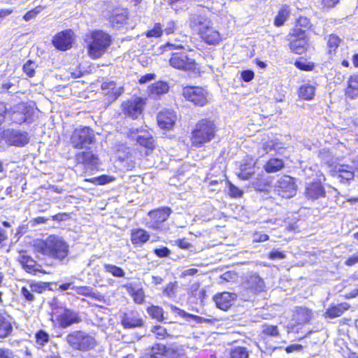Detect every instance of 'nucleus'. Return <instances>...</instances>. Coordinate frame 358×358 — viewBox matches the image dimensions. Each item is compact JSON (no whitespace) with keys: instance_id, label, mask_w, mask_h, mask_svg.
<instances>
[{"instance_id":"obj_32","label":"nucleus","mask_w":358,"mask_h":358,"mask_svg":"<svg viewBox=\"0 0 358 358\" xmlns=\"http://www.w3.org/2000/svg\"><path fill=\"white\" fill-rule=\"evenodd\" d=\"M166 349L164 345L157 343L147 349V358H162L166 354Z\"/></svg>"},{"instance_id":"obj_41","label":"nucleus","mask_w":358,"mask_h":358,"mask_svg":"<svg viewBox=\"0 0 358 358\" xmlns=\"http://www.w3.org/2000/svg\"><path fill=\"white\" fill-rule=\"evenodd\" d=\"M103 267L106 272L110 273L114 277L122 278L125 275L124 271L122 268L115 265L105 264Z\"/></svg>"},{"instance_id":"obj_8","label":"nucleus","mask_w":358,"mask_h":358,"mask_svg":"<svg viewBox=\"0 0 358 358\" xmlns=\"http://www.w3.org/2000/svg\"><path fill=\"white\" fill-rule=\"evenodd\" d=\"M275 192L281 197L289 199L296 193V185L294 178L289 176H282L276 182Z\"/></svg>"},{"instance_id":"obj_31","label":"nucleus","mask_w":358,"mask_h":358,"mask_svg":"<svg viewBox=\"0 0 358 358\" xmlns=\"http://www.w3.org/2000/svg\"><path fill=\"white\" fill-rule=\"evenodd\" d=\"M345 94L350 99H355L358 96V75L352 76L349 78Z\"/></svg>"},{"instance_id":"obj_28","label":"nucleus","mask_w":358,"mask_h":358,"mask_svg":"<svg viewBox=\"0 0 358 358\" xmlns=\"http://www.w3.org/2000/svg\"><path fill=\"white\" fill-rule=\"evenodd\" d=\"M101 89L103 90H108L107 94L111 99H117L122 93L123 87H116L115 83L113 81H106L101 84Z\"/></svg>"},{"instance_id":"obj_13","label":"nucleus","mask_w":358,"mask_h":358,"mask_svg":"<svg viewBox=\"0 0 358 358\" xmlns=\"http://www.w3.org/2000/svg\"><path fill=\"white\" fill-rule=\"evenodd\" d=\"M73 32L71 29L62 31L56 34L52 39L55 47L60 50H66L71 48Z\"/></svg>"},{"instance_id":"obj_18","label":"nucleus","mask_w":358,"mask_h":358,"mask_svg":"<svg viewBox=\"0 0 358 358\" xmlns=\"http://www.w3.org/2000/svg\"><path fill=\"white\" fill-rule=\"evenodd\" d=\"M59 324L62 328H66L73 324H77L80 322L78 314L69 309H64L57 318Z\"/></svg>"},{"instance_id":"obj_12","label":"nucleus","mask_w":358,"mask_h":358,"mask_svg":"<svg viewBox=\"0 0 358 358\" xmlns=\"http://www.w3.org/2000/svg\"><path fill=\"white\" fill-rule=\"evenodd\" d=\"M145 102L142 98L134 97L123 103L122 107L124 113L134 119L141 114Z\"/></svg>"},{"instance_id":"obj_64","label":"nucleus","mask_w":358,"mask_h":358,"mask_svg":"<svg viewBox=\"0 0 358 358\" xmlns=\"http://www.w3.org/2000/svg\"><path fill=\"white\" fill-rule=\"evenodd\" d=\"M154 252L159 257H168L171 253L170 250L166 247L162 248H156L155 249Z\"/></svg>"},{"instance_id":"obj_40","label":"nucleus","mask_w":358,"mask_h":358,"mask_svg":"<svg viewBox=\"0 0 358 358\" xmlns=\"http://www.w3.org/2000/svg\"><path fill=\"white\" fill-rule=\"evenodd\" d=\"M148 314L158 322L164 320V310L162 308L157 306H151L147 308Z\"/></svg>"},{"instance_id":"obj_23","label":"nucleus","mask_w":358,"mask_h":358,"mask_svg":"<svg viewBox=\"0 0 358 358\" xmlns=\"http://www.w3.org/2000/svg\"><path fill=\"white\" fill-rule=\"evenodd\" d=\"M311 317L312 313L309 309L304 307H297L293 315L292 320L296 324H301L309 322Z\"/></svg>"},{"instance_id":"obj_38","label":"nucleus","mask_w":358,"mask_h":358,"mask_svg":"<svg viewBox=\"0 0 358 358\" xmlns=\"http://www.w3.org/2000/svg\"><path fill=\"white\" fill-rule=\"evenodd\" d=\"M169 89V86L168 83L163 81L156 82L150 87V93L155 95L167 93Z\"/></svg>"},{"instance_id":"obj_60","label":"nucleus","mask_w":358,"mask_h":358,"mask_svg":"<svg viewBox=\"0 0 358 358\" xmlns=\"http://www.w3.org/2000/svg\"><path fill=\"white\" fill-rule=\"evenodd\" d=\"M14 84L9 79L0 80V93L9 91Z\"/></svg>"},{"instance_id":"obj_50","label":"nucleus","mask_w":358,"mask_h":358,"mask_svg":"<svg viewBox=\"0 0 358 358\" xmlns=\"http://www.w3.org/2000/svg\"><path fill=\"white\" fill-rule=\"evenodd\" d=\"M168 3L176 11L187 8V0H168Z\"/></svg>"},{"instance_id":"obj_44","label":"nucleus","mask_w":358,"mask_h":358,"mask_svg":"<svg viewBox=\"0 0 358 358\" xmlns=\"http://www.w3.org/2000/svg\"><path fill=\"white\" fill-rule=\"evenodd\" d=\"M115 180L113 176L102 175L99 177L92 178L90 179H87L86 181L90 182L95 185H106L107 183L111 182Z\"/></svg>"},{"instance_id":"obj_35","label":"nucleus","mask_w":358,"mask_h":358,"mask_svg":"<svg viewBox=\"0 0 358 358\" xmlns=\"http://www.w3.org/2000/svg\"><path fill=\"white\" fill-rule=\"evenodd\" d=\"M124 287L136 303L141 304L144 302L145 293L142 288L135 289L131 284L124 285Z\"/></svg>"},{"instance_id":"obj_29","label":"nucleus","mask_w":358,"mask_h":358,"mask_svg":"<svg viewBox=\"0 0 358 358\" xmlns=\"http://www.w3.org/2000/svg\"><path fill=\"white\" fill-rule=\"evenodd\" d=\"M171 213V210L170 208L164 207L150 211L149 215L156 223L159 224L166 221Z\"/></svg>"},{"instance_id":"obj_4","label":"nucleus","mask_w":358,"mask_h":358,"mask_svg":"<svg viewBox=\"0 0 358 358\" xmlns=\"http://www.w3.org/2000/svg\"><path fill=\"white\" fill-rule=\"evenodd\" d=\"M65 341L73 350L87 352L95 348V338L83 331H74L69 334Z\"/></svg>"},{"instance_id":"obj_54","label":"nucleus","mask_w":358,"mask_h":358,"mask_svg":"<svg viewBox=\"0 0 358 358\" xmlns=\"http://www.w3.org/2000/svg\"><path fill=\"white\" fill-rule=\"evenodd\" d=\"M253 173V168H249L248 169L245 165H242L241 166L240 173H238V176L242 180H248L250 178Z\"/></svg>"},{"instance_id":"obj_26","label":"nucleus","mask_w":358,"mask_h":358,"mask_svg":"<svg viewBox=\"0 0 358 358\" xmlns=\"http://www.w3.org/2000/svg\"><path fill=\"white\" fill-rule=\"evenodd\" d=\"M150 238L148 233L143 229H134L131 230V241L134 245H142Z\"/></svg>"},{"instance_id":"obj_10","label":"nucleus","mask_w":358,"mask_h":358,"mask_svg":"<svg viewBox=\"0 0 358 358\" xmlns=\"http://www.w3.org/2000/svg\"><path fill=\"white\" fill-rule=\"evenodd\" d=\"M189 27L199 35L213 24L212 20L203 13H190L188 19Z\"/></svg>"},{"instance_id":"obj_2","label":"nucleus","mask_w":358,"mask_h":358,"mask_svg":"<svg viewBox=\"0 0 358 358\" xmlns=\"http://www.w3.org/2000/svg\"><path fill=\"white\" fill-rule=\"evenodd\" d=\"M215 125L208 119H202L192 131L191 142L194 147H201L213 140L215 135Z\"/></svg>"},{"instance_id":"obj_27","label":"nucleus","mask_w":358,"mask_h":358,"mask_svg":"<svg viewBox=\"0 0 358 358\" xmlns=\"http://www.w3.org/2000/svg\"><path fill=\"white\" fill-rule=\"evenodd\" d=\"M350 308L349 303L344 302L335 306H331L325 312L327 317L335 318L340 317L343 313Z\"/></svg>"},{"instance_id":"obj_20","label":"nucleus","mask_w":358,"mask_h":358,"mask_svg":"<svg viewBox=\"0 0 358 358\" xmlns=\"http://www.w3.org/2000/svg\"><path fill=\"white\" fill-rule=\"evenodd\" d=\"M176 115L173 111L165 110L160 112L157 115V122L162 129H170L174 124Z\"/></svg>"},{"instance_id":"obj_53","label":"nucleus","mask_w":358,"mask_h":358,"mask_svg":"<svg viewBox=\"0 0 358 358\" xmlns=\"http://www.w3.org/2000/svg\"><path fill=\"white\" fill-rule=\"evenodd\" d=\"M252 185L257 191H264L268 185V181L267 179H259L257 178L252 182Z\"/></svg>"},{"instance_id":"obj_58","label":"nucleus","mask_w":358,"mask_h":358,"mask_svg":"<svg viewBox=\"0 0 358 358\" xmlns=\"http://www.w3.org/2000/svg\"><path fill=\"white\" fill-rule=\"evenodd\" d=\"M36 343L38 345H43L45 343L48 342L49 335L43 331H39L36 334Z\"/></svg>"},{"instance_id":"obj_61","label":"nucleus","mask_w":358,"mask_h":358,"mask_svg":"<svg viewBox=\"0 0 358 358\" xmlns=\"http://www.w3.org/2000/svg\"><path fill=\"white\" fill-rule=\"evenodd\" d=\"M164 356L167 358H180V354L178 350L172 347L166 348Z\"/></svg>"},{"instance_id":"obj_62","label":"nucleus","mask_w":358,"mask_h":358,"mask_svg":"<svg viewBox=\"0 0 358 358\" xmlns=\"http://www.w3.org/2000/svg\"><path fill=\"white\" fill-rule=\"evenodd\" d=\"M237 278V274L233 271L225 272L220 276V278L225 282L234 281Z\"/></svg>"},{"instance_id":"obj_30","label":"nucleus","mask_w":358,"mask_h":358,"mask_svg":"<svg viewBox=\"0 0 358 358\" xmlns=\"http://www.w3.org/2000/svg\"><path fill=\"white\" fill-rule=\"evenodd\" d=\"M289 48L292 52L296 54H303L307 48L308 39L289 38Z\"/></svg>"},{"instance_id":"obj_9","label":"nucleus","mask_w":358,"mask_h":358,"mask_svg":"<svg viewBox=\"0 0 358 358\" xmlns=\"http://www.w3.org/2000/svg\"><path fill=\"white\" fill-rule=\"evenodd\" d=\"M169 64L173 68L179 70L192 71L196 68L194 59L189 57L183 52L173 53L169 59Z\"/></svg>"},{"instance_id":"obj_5","label":"nucleus","mask_w":358,"mask_h":358,"mask_svg":"<svg viewBox=\"0 0 358 358\" xmlns=\"http://www.w3.org/2000/svg\"><path fill=\"white\" fill-rule=\"evenodd\" d=\"M182 94L186 101L197 106H206L210 99L209 92L201 87H185L182 89Z\"/></svg>"},{"instance_id":"obj_7","label":"nucleus","mask_w":358,"mask_h":358,"mask_svg":"<svg viewBox=\"0 0 358 358\" xmlns=\"http://www.w3.org/2000/svg\"><path fill=\"white\" fill-rule=\"evenodd\" d=\"M10 113L13 122L22 124L34 121L35 110L34 107L28 106L25 103H20L13 106Z\"/></svg>"},{"instance_id":"obj_19","label":"nucleus","mask_w":358,"mask_h":358,"mask_svg":"<svg viewBox=\"0 0 358 358\" xmlns=\"http://www.w3.org/2000/svg\"><path fill=\"white\" fill-rule=\"evenodd\" d=\"M199 36L205 43L209 45L218 44L221 41L220 32L213 27V24L200 33Z\"/></svg>"},{"instance_id":"obj_16","label":"nucleus","mask_w":358,"mask_h":358,"mask_svg":"<svg viewBox=\"0 0 358 358\" xmlns=\"http://www.w3.org/2000/svg\"><path fill=\"white\" fill-rule=\"evenodd\" d=\"M18 261L22 268L29 273L36 275L38 272H42V266L25 252L20 253L18 256Z\"/></svg>"},{"instance_id":"obj_56","label":"nucleus","mask_w":358,"mask_h":358,"mask_svg":"<svg viewBox=\"0 0 358 358\" xmlns=\"http://www.w3.org/2000/svg\"><path fill=\"white\" fill-rule=\"evenodd\" d=\"M162 34V29L160 24H155L154 28L151 30H149L146 33V36L148 38L151 37H159Z\"/></svg>"},{"instance_id":"obj_63","label":"nucleus","mask_w":358,"mask_h":358,"mask_svg":"<svg viewBox=\"0 0 358 358\" xmlns=\"http://www.w3.org/2000/svg\"><path fill=\"white\" fill-rule=\"evenodd\" d=\"M296 25L306 30L310 27V22L307 17H300Z\"/></svg>"},{"instance_id":"obj_14","label":"nucleus","mask_w":358,"mask_h":358,"mask_svg":"<svg viewBox=\"0 0 358 358\" xmlns=\"http://www.w3.org/2000/svg\"><path fill=\"white\" fill-rule=\"evenodd\" d=\"M237 299L235 293L224 292L217 294L213 297L217 308L222 310H227Z\"/></svg>"},{"instance_id":"obj_6","label":"nucleus","mask_w":358,"mask_h":358,"mask_svg":"<svg viewBox=\"0 0 358 358\" xmlns=\"http://www.w3.org/2000/svg\"><path fill=\"white\" fill-rule=\"evenodd\" d=\"M95 142V135L92 129L87 127L74 130L71 137V143L78 149L86 148Z\"/></svg>"},{"instance_id":"obj_45","label":"nucleus","mask_w":358,"mask_h":358,"mask_svg":"<svg viewBox=\"0 0 358 358\" xmlns=\"http://www.w3.org/2000/svg\"><path fill=\"white\" fill-rule=\"evenodd\" d=\"M340 43L341 39L338 36L335 34L329 35L327 38V47L329 53L331 54L332 52H334L338 47Z\"/></svg>"},{"instance_id":"obj_34","label":"nucleus","mask_w":358,"mask_h":358,"mask_svg":"<svg viewBox=\"0 0 358 358\" xmlns=\"http://www.w3.org/2000/svg\"><path fill=\"white\" fill-rule=\"evenodd\" d=\"M13 331V327L8 319L0 313V338L8 336Z\"/></svg>"},{"instance_id":"obj_49","label":"nucleus","mask_w":358,"mask_h":358,"mask_svg":"<svg viewBox=\"0 0 358 358\" xmlns=\"http://www.w3.org/2000/svg\"><path fill=\"white\" fill-rule=\"evenodd\" d=\"M38 67L37 64L35 62H33L32 60H28L24 65H23V71L29 76V77H33L35 74V70Z\"/></svg>"},{"instance_id":"obj_52","label":"nucleus","mask_w":358,"mask_h":358,"mask_svg":"<svg viewBox=\"0 0 358 358\" xmlns=\"http://www.w3.org/2000/svg\"><path fill=\"white\" fill-rule=\"evenodd\" d=\"M281 148H282V145L273 141H267L263 145V149L266 153L272 150L278 151Z\"/></svg>"},{"instance_id":"obj_55","label":"nucleus","mask_w":358,"mask_h":358,"mask_svg":"<svg viewBox=\"0 0 358 358\" xmlns=\"http://www.w3.org/2000/svg\"><path fill=\"white\" fill-rule=\"evenodd\" d=\"M21 294L24 297L26 301L31 302L34 301L35 296L33 292L29 290V286L27 284L25 286L22 287L21 289Z\"/></svg>"},{"instance_id":"obj_46","label":"nucleus","mask_w":358,"mask_h":358,"mask_svg":"<svg viewBox=\"0 0 358 358\" xmlns=\"http://www.w3.org/2000/svg\"><path fill=\"white\" fill-rule=\"evenodd\" d=\"M29 290H31L33 294H41L43 292L46 290L48 285L45 282H30L27 283Z\"/></svg>"},{"instance_id":"obj_48","label":"nucleus","mask_w":358,"mask_h":358,"mask_svg":"<svg viewBox=\"0 0 358 358\" xmlns=\"http://www.w3.org/2000/svg\"><path fill=\"white\" fill-rule=\"evenodd\" d=\"M151 331L153 334H155L156 338L159 340H162L166 337L170 336L169 334L166 331V329L161 325L154 326Z\"/></svg>"},{"instance_id":"obj_51","label":"nucleus","mask_w":358,"mask_h":358,"mask_svg":"<svg viewBox=\"0 0 358 358\" xmlns=\"http://www.w3.org/2000/svg\"><path fill=\"white\" fill-rule=\"evenodd\" d=\"M230 358H248V352L245 348H235L230 353Z\"/></svg>"},{"instance_id":"obj_1","label":"nucleus","mask_w":358,"mask_h":358,"mask_svg":"<svg viewBox=\"0 0 358 358\" xmlns=\"http://www.w3.org/2000/svg\"><path fill=\"white\" fill-rule=\"evenodd\" d=\"M87 52L92 59L100 58L111 44L110 36L99 30L90 33L87 39Z\"/></svg>"},{"instance_id":"obj_36","label":"nucleus","mask_w":358,"mask_h":358,"mask_svg":"<svg viewBox=\"0 0 358 358\" xmlns=\"http://www.w3.org/2000/svg\"><path fill=\"white\" fill-rule=\"evenodd\" d=\"M122 324L124 328H135L142 327L143 322L141 318L136 317H131L124 314L122 318Z\"/></svg>"},{"instance_id":"obj_57","label":"nucleus","mask_w":358,"mask_h":358,"mask_svg":"<svg viewBox=\"0 0 358 358\" xmlns=\"http://www.w3.org/2000/svg\"><path fill=\"white\" fill-rule=\"evenodd\" d=\"M262 331L264 334L268 336H276L278 335V329L277 326L265 324L263 326Z\"/></svg>"},{"instance_id":"obj_24","label":"nucleus","mask_w":358,"mask_h":358,"mask_svg":"<svg viewBox=\"0 0 358 358\" xmlns=\"http://www.w3.org/2000/svg\"><path fill=\"white\" fill-rule=\"evenodd\" d=\"M245 286L254 292H259L264 287V282L257 273H251L248 278Z\"/></svg>"},{"instance_id":"obj_25","label":"nucleus","mask_w":358,"mask_h":358,"mask_svg":"<svg viewBox=\"0 0 358 358\" xmlns=\"http://www.w3.org/2000/svg\"><path fill=\"white\" fill-rule=\"evenodd\" d=\"M334 176L336 177L341 182H347L354 178L355 174L352 168H349L348 166L341 165L336 171Z\"/></svg>"},{"instance_id":"obj_33","label":"nucleus","mask_w":358,"mask_h":358,"mask_svg":"<svg viewBox=\"0 0 358 358\" xmlns=\"http://www.w3.org/2000/svg\"><path fill=\"white\" fill-rule=\"evenodd\" d=\"M127 20V11L124 8H116L113 10L110 15V22L115 24H122Z\"/></svg>"},{"instance_id":"obj_59","label":"nucleus","mask_w":358,"mask_h":358,"mask_svg":"<svg viewBox=\"0 0 358 358\" xmlns=\"http://www.w3.org/2000/svg\"><path fill=\"white\" fill-rule=\"evenodd\" d=\"M177 286L176 282H169L164 289L163 293L169 297H173L175 295V289Z\"/></svg>"},{"instance_id":"obj_47","label":"nucleus","mask_w":358,"mask_h":358,"mask_svg":"<svg viewBox=\"0 0 358 358\" xmlns=\"http://www.w3.org/2000/svg\"><path fill=\"white\" fill-rule=\"evenodd\" d=\"M306 31V30L295 25L289 34V38L307 39Z\"/></svg>"},{"instance_id":"obj_21","label":"nucleus","mask_w":358,"mask_h":358,"mask_svg":"<svg viewBox=\"0 0 358 358\" xmlns=\"http://www.w3.org/2000/svg\"><path fill=\"white\" fill-rule=\"evenodd\" d=\"M76 161L78 164L92 169L97 164L98 159L90 152H80L76 155Z\"/></svg>"},{"instance_id":"obj_37","label":"nucleus","mask_w":358,"mask_h":358,"mask_svg":"<svg viewBox=\"0 0 358 358\" xmlns=\"http://www.w3.org/2000/svg\"><path fill=\"white\" fill-rule=\"evenodd\" d=\"M284 166V163L282 159L277 158L271 159L264 165V169L268 173H274L280 171Z\"/></svg>"},{"instance_id":"obj_22","label":"nucleus","mask_w":358,"mask_h":358,"mask_svg":"<svg viewBox=\"0 0 358 358\" xmlns=\"http://www.w3.org/2000/svg\"><path fill=\"white\" fill-rule=\"evenodd\" d=\"M72 289L74 290L76 294L90 297L98 301H102L104 299L99 292L94 291V289L90 286H73Z\"/></svg>"},{"instance_id":"obj_11","label":"nucleus","mask_w":358,"mask_h":358,"mask_svg":"<svg viewBox=\"0 0 358 358\" xmlns=\"http://www.w3.org/2000/svg\"><path fill=\"white\" fill-rule=\"evenodd\" d=\"M3 138L8 144L18 147L25 145L29 141L27 132L14 129L4 130Z\"/></svg>"},{"instance_id":"obj_17","label":"nucleus","mask_w":358,"mask_h":358,"mask_svg":"<svg viewBox=\"0 0 358 358\" xmlns=\"http://www.w3.org/2000/svg\"><path fill=\"white\" fill-rule=\"evenodd\" d=\"M325 190L320 181L307 183L305 188V195L311 199H318L325 196Z\"/></svg>"},{"instance_id":"obj_43","label":"nucleus","mask_w":358,"mask_h":358,"mask_svg":"<svg viewBox=\"0 0 358 358\" xmlns=\"http://www.w3.org/2000/svg\"><path fill=\"white\" fill-rule=\"evenodd\" d=\"M318 156L324 164L329 166H331L334 163V157L328 149L320 150Z\"/></svg>"},{"instance_id":"obj_3","label":"nucleus","mask_w":358,"mask_h":358,"mask_svg":"<svg viewBox=\"0 0 358 358\" xmlns=\"http://www.w3.org/2000/svg\"><path fill=\"white\" fill-rule=\"evenodd\" d=\"M41 251L45 255L62 260L68 255L69 245L62 238L50 236L43 243Z\"/></svg>"},{"instance_id":"obj_15","label":"nucleus","mask_w":358,"mask_h":358,"mask_svg":"<svg viewBox=\"0 0 358 358\" xmlns=\"http://www.w3.org/2000/svg\"><path fill=\"white\" fill-rule=\"evenodd\" d=\"M130 133L131 134H138L136 140L139 145L145 147L148 150H152L154 148L153 137L147 130L132 127L130 129Z\"/></svg>"},{"instance_id":"obj_39","label":"nucleus","mask_w":358,"mask_h":358,"mask_svg":"<svg viewBox=\"0 0 358 358\" xmlns=\"http://www.w3.org/2000/svg\"><path fill=\"white\" fill-rule=\"evenodd\" d=\"M315 88L310 84H304L301 86L299 90V96L304 99H312L315 95Z\"/></svg>"},{"instance_id":"obj_42","label":"nucleus","mask_w":358,"mask_h":358,"mask_svg":"<svg viewBox=\"0 0 358 358\" xmlns=\"http://www.w3.org/2000/svg\"><path fill=\"white\" fill-rule=\"evenodd\" d=\"M289 16V10L287 7L282 8L279 11L274 20V24L276 27L282 26L287 20Z\"/></svg>"}]
</instances>
